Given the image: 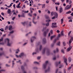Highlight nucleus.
Masks as SVG:
<instances>
[{
  "mask_svg": "<svg viewBox=\"0 0 73 73\" xmlns=\"http://www.w3.org/2000/svg\"><path fill=\"white\" fill-rule=\"evenodd\" d=\"M45 50H46V53L47 55H50V51H49V50L46 48H44L43 50V52H42V53L43 54H44L45 52Z\"/></svg>",
  "mask_w": 73,
  "mask_h": 73,
  "instance_id": "nucleus-1",
  "label": "nucleus"
},
{
  "mask_svg": "<svg viewBox=\"0 0 73 73\" xmlns=\"http://www.w3.org/2000/svg\"><path fill=\"white\" fill-rule=\"evenodd\" d=\"M59 38H60V37H57L56 38L54 39V40L53 41V43L51 45V46L52 47H53V46H54V44L56 43V41H57V40H59Z\"/></svg>",
  "mask_w": 73,
  "mask_h": 73,
  "instance_id": "nucleus-2",
  "label": "nucleus"
},
{
  "mask_svg": "<svg viewBox=\"0 0 73 73\" xmlns=\"http://www.w3.org/2000/svg\"><path fill=\"white\" fill-rule=\"evenodd\" d=\"M71 7H72V5H68L65 8V10H68V9H70Z\"/></svg>",
  "mask_w": 73,
  "mask_h": 73,
  "instance_id": "nucleus-3",
  "label": "nucleus"
},
{
  "mask_svg": "<svg viewBox=\"0 0 73 73\" xmlns=\"http://www.w3.org/2000/svg\"><path fill=\"white\" fill-rule=\"evenodd\" d=\"M48 63V61H46L45 63L43 64V67L44 69H46V66L47 65V64Z\"/></svg>",
  "mask_w": 73,
  "mask_h": 73,
  "instance_id": "nucleus-4",
  "label": "nucleus"
},
{
  "mask_svg": "<svg viewBox=\"0 0 73 73\" xmlns=\"http://www.w3.org/2000/svg\"><path fill=\"white\" fill-rule=\"evenodd\" d=\"M5 40H6V41L7 42V46H11V43H9V40L8 38H6L5 39Z\"/></svg>",
  "mask_w": 73,
  "mask_h": 73,
  "instance_id": "nucleus-5",
  "label": "nucleus"
},
{
  "mask_svg": "<svg viewBox=\"0 0 73 73\" xmlns=\"http://www.w3.org/2000/svg\"><path fill=\"white\" fill-rule=\"evenodd\" d=\"M64 64L66 65V66H68V59H67V58H64Z\"/></svg>",
  "mask_w": 73,
  "mask_h": 73,
  "instance_id": "nucleus-6",
  "label": "nucleus"
},
{
  "mask_svg": "<svg viewBox=\"0 0 73 73\" xmlns=\"http://www.w3.org/2000/svg\"><path fill=\"white\" fill-rule=\"evenodd\" d=\"M64 36V31H62L60 32V34H58V37H61Z\"/></svg>",
  "mask_w": 73,
  "mask_h": 73,
  "instance_id": "nucleus-7",
  "label": "nucleus"
},
{
  "mask_svg": "<svg viewBox=\"0 0 73 73\" xmlns=\"http://www.w3.org/2000/svg\"><path fill=\"white\" fill-rule=\"evenodd\" d=\"M54 15L55 16V17H52V19H54L55 18H57V17H58V14H57V13H54Z\"/></svg>",
  "mask_w": 73,
  "mask_h": 73,
  "instance_id": "nucleus-8",
  "label": "nucleus"
},
{
  "mask_svg": "<svg viewBox=\"0 0 73 73\" xmlns=\"http://www.w3.org/2000/svg\"><path fill=\"white\" fill-rule=\"evenodd\" d=\"M24 54L23 53H21L20 54V55H19V56L16 55V56L17 57H21L22 56H24Z\"/></svg>",
  "mask_w": 73,
  "mask_h": 73,
  "instance_id": "nucleus-9",
  "label": "nucleus"
},
{
  "mask_svg": "<svg viewBox=\"0 0 73 73\" xmlns=\"http://www.w3.org/2000/svg\"><path fill=\"white\" fill-rule=\"evenodd\" d=\"M72 48V46H69L66 50L67 52H69V51L71 50Z\"/></svg>",
  "mask_w": 73,
  "mask_h": 73,
  "instance_id": "nucleus-10",
  "label": "nucleus"
},
{
  "mask_svg": "<svg viewBox=\"0 0 73 73\" xmlns=\"http://www.w3.org/2000/svg\"><path fill=\"white\" fill-rule=\"evenodd\" d=\"M73 40V37H72L70 39V40L69 42V46H70V44L71 43H72V41Z\"/></svg>",
  "mask_w": 73,
  "mask_h": 73,
  "instance_id": "nucleus-11",
  "label": "nucleus"
},
{
  "mask_svg": "<svg viewBox=\"0 0 73 73\" xmlns=\"http://www.w3.org/2000/svg\"><path fill=\"white\" fill-rule=\"evenodd\" d=\"M49 32V29H46V31H44V33L43 35L44 36H46V33Z\"/></svg>",
  "mask_w": 73,
  "mask_h": 73,
  "instance_id": "nucleus-12",
  "label": "nucleus"
},
{
  "mask_svg": "<svg viewBox=\"0 0 73 73\" xmlns=\"http://www.w3.org/2000/svg\"><path fill=\"white\" fill-rule=\"evenodd\" d=\"M50 21V20H46V22H48L46 24V27H48L49 25V22Z\"/></svg>",
  "mask_w": 73,
  "mask_h": 73,
  "instance_id": "nucleus-13",
  "label": "nucleus"
},
{
  "mask_svg": "<svg viewBox=\"0 0 73 73\" xmlns=\"http://www.w3.org/2000/svg\"><path fill=\"white\" fill-rule=\"evenodd\" d=\"M21 69L22 70L23 72V73H27L24 70V67L23 66H21Z\"/></svg>",
  "mask_w": 73,
  "mask_h": 73,
  "instance_id": "nucleus-14",
  "label": "nucleus"
},
{
  "mask_svg": "<svg viewBox=\"0 0 73 73\" xmlns=\"http://www.w3.org/2000/svg\"><path fill=\"white\" fill-rule=\"evenodd\" d=\"M35 39H36V37H32L31 39V42H33Z\"/></svg>",
  "mask_w": 73,
  "mask_h": 73,
  "instance_id": "nucleus-15",
  "label": "nucleus"
},
{
  "mask_svg": "<svg viewBox=\"0 0 73 73\" xmlns=\"http://www.w3.org/2000/svg\"><path fill=\"white\" fill-rule=\"evenodd\" d=\"M60 63H61V62L60 61L58 63L57 62H56L55 65L56 66H58V65H60Z\"/></svg>",
  "mask_w": 73,
  "mask_h": 73,
  "instance_id": "nucleus-16",
  "label": "nucleus"
},
{
  "mask_svg": "<svg viewBox=\"0 0 73 73\" xmlns=\"http://www.w3.org/2000/svg\"><path fill=\"white\" fill-rule=\"evenodd\" d=\"M21 4V2H19V4L17 5V6H16V8H20L21 7L20 6V5Z\"/></svg>",
  "mask_w": 73,
  "mask_h": 73,
  "instance_id": "nucleus-17",
  "label": "nucleus"
},
{
  "mask_svg": "<svg viewBox=\"0 0 73 73\" xmlns=\"http://www.w3.org/2000/svg\"><path fill=\"white\" fill-rule=\"evenodd\" d=\"M42 42L44 44H45V43L46 42V39H45V38H44L43 39Z\"/></svg>",
  "mask_w": 73,
  "mask_h": 73,
  "instance_id": "nucleus-18",
  "label": "nucleus"
},
{
  "mask_svg": "<svg viewBox=\"0 0 73 73\" xmlns=\"http://www.w3.org/2000/svg\"><path fill=\"white\" fill-rule=\"evenodd\" d=\"M68 60L69 62H71V61H72V58H71V57H69L68 59Z\"/></svg>",
  "mask_w": 73,
  "mask_h": 73,
  "instance_id": "nucleus-19",
  "label": "nucleus"
},
{
  "mask_svg": "<svg viewBox=\"0 0 73 73\" xmlns=\"http://www.w3.org/2000/svg\"><path fill=\"white\" fill-rule=\"evenodd\" d=\"M45 17L46 19H47V20H49V16L47 15H45Z\"/></svg>",
  "mask_w": 73,
  "mask_h": 73,
  "instance_id": "nucleus-20",
  "label": "nucleus"
},
{
  "mask_svg": "<svg viewBox=\"0 0 73 73\" xmlns=\"http://www.w3.org/2000/svg\"><path fill=\"white\" fill-rule=\"evenodd\" d=\"M35 17H33V23H34V24H36L37 23V22H34V20H35Z\"/></svg>",
  "mask_w": 73,
  "mask_h": 73,
  "instance_id": "nucleus-21",
  "label": "nucleus"
},
{
  "mask_svg": "<svg viewBox=\"0 0 73 73\" xmlns=\"http://www.w3.org/2000/svg\"><path fill=\"white\" fill-rule=\"evenodd\" d=\"M49 70H50V68L49 67H48V69L47 70H45V73H46V72H49Z\"/></svg>",
  "mask_w": 73,
  "mask_h": 73,
  "instance_id": "nucleus-22",
  "label": "nucleus"
},
{
  "mask_svg": "<svg viewBox=\"0 0 73 73\" xmlns=\"http://www.w3.org/2000/svg\"><path fill=\"white\" fill-rule=\"evenodd\" d=\"M7 12L9 14L10 13H11V9H7Z\"/></svg>",
  "mask_w": 73,
  "mask_h": 73,
  "instance_id": "nucleus-23",
  "label": "nucleus"
},
{
  "mask_svg": "<svg viewBox=\"0 0 73 73\" xmlns=\"http://www.w3.org/2000/svg\"><path fill=\"white\" fill-rule=\"evenodd\" d=\"M63 10H62V8H60V9L59 10V13H61L62 12V11Z\"/></svg>",
  "mask_w": 73,
  "mask_h": 73,
  "instance_id": "nucleus-24",
  "label": "nucleus"
},
{
  "mask_svg": "<svg viewBox=\"0 0 73 73\" xmlns=\"http://www.w3.org/2000/svg\"><path fill=\"white\" fill-rule=\"evenodd\" d=\"M51 27L52 28H57V26L56 25H52Z\"/></svg>",
  "mask_w": 73,
  "mask_h": 73,
  "instance_id": "nucleus-25",
  "label": "nucleus"
},
{
  "mask_svg": "<svg viewBox=\"0 0 73 73\" xmlns=\"http://www.w3.org/2000/svg\"><path fill=\"white\" fill-rule=\"evenodd\" d=\"M42 48V45H40V47H39V50L40 51L41 50Z\"/></svg>",
  "mask_w": 73,
  "mask_h": 73,
  "instance_id": "nucleus-26",
  "label": "nucleus"
},
{
  "mask_svg": "<svg viewBox=\"0 0 73 73\" xmlns=\"http://www.w3.org/2000/svg\"><path fill=\"white\" fill-rule=\"evenodd\" d=\"M42 8H44L45 7V4H42Z\"/></svg>",
  "mask_w": 73,
  "mask_h": 73,
  "instance_id": "nucleus-27",
  "label": "nucleus"
},
{
  "mask_svg": "<svg viewBox=\"0 0 73 73\" xmlns=\"http://www.w3.org/2000/svg\"><path fill=\"white\" fill-rule=\"evenodd\" d=\"M71 12H72V11H70L66 13V14H69V13H71Z\"/></svg>",
  "mask_w": 73,
  "mask_h": 73,
  "instance_id": "nucleus-28",
  "label": "nucleus"
},
{
  "mask_svg": "<svg viewBox=\"0 0 73 73\" xmlns=\"http://www.w3.org/2000/svg\"><path fill=\"white\" fill-rule=\"evenodd\" d=\"M12 28V26H9V30H11Z\"/></svg>",
  "mask_w": 73,
  "mask_h": 73,
  "instance_id": "nucleus-29",
  "label": "nucleus"
},
{
  "mask_svg": "<svg viewBox=\"0 0 73 73\" xmlns=\"http://www.w3.org/2000/svg\"><path fill=\"white\" fill-rule=\"evenodd\" d=\"M4 53L3 52L2 53H0V56H2V55H4Z\"/></svg>",
  "mask_w": 73,
  "mask_h": 73,
  "instance_id": "nucleus-30",
  "label": "nucleus"
},
{
  "mask_svg": "<svg viewBox=\"0 0 73 73\" xmlns=\"http://www.w3.org/2000/svg\"><path fill=\"white\" fill-rule=\"evenodd\" d=\"M72 33V31H70L68 33V36H70V33Z\"/></svg>",
  "mask_w": 73,
  "mask_h": 73,
  "instance_id": "nucleus-31",
  "label": "nucleus"
},
{
  "mask_svg": "<svg viewBox=\"0 0 73 73\" xmlns=\"http://www.w3.org/2000/svg\"><path fill=\"white\" fill-rule=\"evenodd\" d=\"M21 24L24 26L25 25V24H26V23L25 22H22L21 23Z\"/></svg>",
  "mask_w": 73,
  "mask_h": 73,
  "instance_id": "nucleus-32",
  "label": "nucleus"
},
{
  "mask_svg": "<svg viewBox=\"0 0 73 73\" xmlns=\"http://www.w3.org/2000/svg\"><path fill=\"white\" fill-rule=\"evenodd\" d=\"M40 42H38L37 44H36V46H39V45H40Z\"/></svg>",
  "mask_w": 73,
  "mask_h": 73,
  "instance_id": "nucleus-33",
  "label": "nucleus"
},
{
  "mask_svg": "<svg viewBox=\"0 0 73 73\" xmlns=\"http://www.w3.org/2000/svg\"><path fill=\"white\" fill-rule=\"evenodd\" d=\"M61 24H63V21H64V20L63 19H61Z\"/></svg>",
  "mask_w": 73,
  "mask_h": 73,
  "instance_id": "nucleus-34",
  "label": "nucleus"
},
{
  "mask_svg": "<svg viewBox=\"0 0 73 73\" xmlns=\"http://www.w3.org/2000/svg\"><path fill=\"white\" fill-rule=\"evenodd\" d=\"M54 57L53 58V60H56V56L54 55Z\"/></svg>",
  "mask_w": 73,
  "mask_h": 73,
  "instance_id": "nucleus-35",
  "label": "nucleus"
},
{
  "mask_svg": "<svg viewBox=\"0 0 73 73\" xmlns=\"http://www.w3.org/2000/svg\"><path fill=\"white\" fill-rule=\"evenodd\" d=\"M54 12H52L51 13V15L52 16H53V15H54Z\"/></svg>",
  "mask_w": 73,
  "mask_h": 73,
  "instance_id": "nucleus-36",
  "label": "nucleus"
},
{
  "mask_svg": "<svg viewBox=\"0 0 73 73\" xmlns=\"http://www.w3.org/2000/svg\"><path fill=\"white\" fill-rule=\"evenodd\" d=\"M8 26H6L5 27V31H6V30H7V29H8Z\"/></svg>",
  "mask_w": 73,
  "mask_h": 73,
  "instance_id": "nucleus-37",
  "label": "nucleus"
},
{
  "mask_svg": "<svg viewBox=\"0 0 73 73\" xmlns=\"http://www.w3.org/2000/svg\"><path fill=\"white\" fill-rule=\"evenodd\" d=\"M72 16L68 17V19H72Z\"/></svg>",
  "mask_w": 73,
  "mask_h": 73,
  "instance_id": "nucleus-38",
  "label": "nucleus"
},
{
  "mask_svg": "<svg viewBox=\"0 0 73 73\" xmlns=\"http://www.w3.org/2000/svg\"><path fill=\"white\" fill-rule=\"evenodd\" d=\"M20 51L19 50V49H17V51L15 53L16 54L18 53V52H19Z\"/></svg>",
  "mask_w": 73,
  "mask_h": 73,
  "instance_id": "nucleus-39",
  "label": "nucleus"
},
{
  "mask_svg": "<svg viewBox=\"0 0 73 73\" xmlns=\"http://www.w3.org/2000/svg\"><path fill=\"white\" fill-rule=\"evenodd\" d=\"M3 40V37H2L1 38V39H0V42H1V41H2Z\"/></svg>",
  "mask_w": 73,
  "mask_h": 73,
  "instance_id": "nucleus-40",
  "label": "nucleus"
},
{
  "mask_svg": "<svg viewBox=\"0 0 73 73\" xmlns=\"http://www.w3.org/2000/svg\"><path fill=\"white\" fill-rule=\"evenodd\" d=\"M0 31H1V32H4V29L3 28H1L0 29Z\"/></svg>",
  "mask_w": 73,
  "mask_h": 73,
  "instance_id": "nucleus-41",
  "label": "nucleus"
},
{
  "mask_svg": "<svg viewBox=\"0 0 73 73\" xmlns=\"http://www.w3.org/2000/svg\"><path fill=\"white\" fill-rule=\"evenodd\" d=\"M57 45L60 46V42H59L57 44Z\"/></svg>",
  "mask_w": 73,
  "mask_h": 73,
  "instance_id": "nucleus-42",
  "label": "nucleus"
},
{
  "mask_svg": "<svg viewBox=\"0 0 73 73\" xmlns=\"http://www.w3.org/2000/svg\"><path fill=\"white\" fill-rule=\"evenodd\" d=\"M12 4H13V3H11L9 6L8 7H11V6H12Z\"/></svg>",
  "mask_w": 73,
  "mask_h": 73,
  "instance_id": "nucleus-43",
  "label": "nucleus"
},
{
  "mask_svg": "<svg viewBox=\"0 0 73 73\" xmlns=\"http://www.w3.org/2000/svg\"><path fill=\"white\" fill-rule=\"evenodd\" d=\"M57 23H52V25H56Z\"/></svg>",
  "mask_w": 73,
  "mask_h": 73,
  "instance_id": "nucleus-44",
  "label": "nucleus"
},
{
  "mask_svg": "<svg viewBox=\"0 0 73 73\" xmlns=\"http://www.w3.org/2000/svg\"><path fill=\"white\" fill-rule=\"evenodd\" d=\"M72 3V2L71 1V0H70L69 1V4H70Z\"/></svg>",
  "mask_w": 73,
  "mask_h": 73,
  "instance_id": "nucleus-45",
  "label": "nucleus"
},
{
  "mask_svg": "<svg viewBox=\"0 0 73 73\" xmlns=\"http://www.w3.org/2000/svg\"><path fill=\"white\" fill-rule=\"evenodd\" d=\"M14 32V31H12L10 32L9 33H10V34H12V33H13Z\"/></svg>",
  "mask_w": 73,
  "mask_h": 73,
  "instance_id": "nucleus-46",
  "label": "nucleus"
},
{
  "mask_svg": "<svg viewBox=\"0 0 73 73\" xmlns=\"http://www.w3.org/2000/svg\"><path fill=\"white\" fill-rule=\"evenodd\" d=\"M29 16H30L31 17H32V14H31V13H29L28 14Z\"/></svg>",
  "mask_w": 73,
  "mask_h": 73,
  "instance_id": "nucleus-47",
  "label": "nucleus"
},
{
  "mask_svg": "<svg viewBox=\"0 0 73 73\" xmlns=\"http://www.w3.org/2000/svg\"><path fill=\"white\" fill-rule=\"evenodd\" d=\"M64 49H62L61 50V52H62V53H64Z\"/></svg>",
  "mask_w": 73,
  "mask_h": 73,
  "instance_id": "nucleus-48",
  "label": "nucleus"
},
{
  "mask_svg": "<svg viewBox=\"0 0 73 73\" xmlns=\"http://www.w3.org/2000/svg\"><path fill=\"white\" fill-rule=\"evenodd\" d=\"M35 50H36V52H38V48H36V49Z\"/></svg>",
  "mask_w": 73,
  "mask_h": 73,
  "instance_id": "nucleus-49",
  "label": "nucleus"
},
{
  "mask_svg": "<svg viewBox=\"0 0 73 73\" xmlns=\"http://www.w3.org/2000/svg\"><path fill=\"white\" fill-rule=\"evenodd\" d=\"M30 9H31V13H33V11H32V8H30Z\"/></svg>",
  "mask_w": 73,
  "mask_h": 73,
  "instance_id": "nucleus-50",
  "label": "nucleus"
},
{
  "mask_svg": "<svg viewBox=\"0 0 73 73\" xmlns=\"http://www.w3.org/2000/svg\"><path fill=\"white\" fill-rule=\"evenodd\" d=\"M72 68V67L70 66L68 68V70H70V69H71V68Z\"/></svg>",
  "mask_w": 73,
  "mask_h": 73,
  "instance_id": "nucleus-51",
  "label": "nucleus"
},
{
  "mask_svg": "<svg viewBox=\"0 0 73 73\" xmlns=\"http://www.w3.org/2000/svg\"><path fill=\"white\" fill-rule=\"evenodd\" d=\"M55 4H56V5H60V3H55Z\"/></svg>",
  "mask_w": 73,
  "mask_h": 73,
  "instance_id": "nucleus-52",
  "label": "nucleus"
},
{
  "mask_svg": "<svg viewBox=\"0 0 73 73\" xmlns=\"http://www.w3.org/2000/svg\"><path fill=\"white\" fill-rule=\"evenodd\" d=\"M0 44H1V45H4V43L3 42H0Z\"/></svg>",
  "mask_w": 73,
  "mask_h": 73,
  "instance_id": "nucleus-53",
  "label": "nucleus"
},
{
  "mask_svg": "<svg viewBox=\"0 0 73 73\" xmlns=\"http://www.w3.org/2000/svg\"><path fill=\"white\" fill-rule=\"evenodd\" d=\"M40 58H41V57L40 56H38L37 57V58L38 60H39V59H40Z\"/></svg>",
  "mask_w": 73,
  "mask_h": 73,
  "instance_id": "nucleus-54",
  "label": "nucleus"
},
{
  "mask_svg": "<svg viewBox=\"0 0 73 73\" xmlns=\"http://www.w3.org/2000/svg\"><path fill=\"white\" fill-rule=\"evenodd\" d=\"M2 71H5V70H0V73H1V72H2Z\"/></svg>",
  "mask_w": 73,
  "mask_h": 73,
  "instance_id": "nucleus-55",
  "label": "nucleus"
},
{
  "mask_svg": "<svg viewBox=\"0 0 73 73\" xmlns=\"http://www.w3.org/2000/svg\"><path fill=\"white\" fill-rule=\"evenodd\" d=\"M15 5H15V4H14L13 6V7H14V8H16V7H15Z\"/></svg>",
  "mask_w": 73,
  "mask_h": 73,
  "instance_id": "nucleus-56",
  "label": "nucleus"
},
{
  "mask_svg": "<svg viewBox=\"0 0 73 73\" xmlns=\"http://www.w3.org/2000/svg\"><path fill=\"white\" fill-rule=\"evenodd\" d=\"M34 64H38L39 63L38 62H34Z\"/></svg>",
  "mask_w": 73,
  "mask_h": 73,
  "instance_id": "nucleus-57",
  "label": "nucleus"
},
{
  "mask_svg": "<svg viewBox=\"0 0 73 73\" xmlns=\"http://www.w3.org/2000/svg\"><path fill=\"white\" fill-rule=\"evenodd\" d=\"M58 52V48H56V52Z\"/></svg>",
  "mask_w": 73,
  "mask_h": 73,
  "instance_id": "nucleus-58",
  "label": "nucleus"
},
{
  "mask_svg": "<svg viewBox=\"0 0 73 73\" xmlns=\"http://www.w3.org/2000/svg\"><path fill=\"white\" fill-rule=\"evenodd\" d=\"M56 32H57V33H60V31L59 30H57L56 31Z\"/></svg>",
  "mask_w": 73,
  "mask_h": 73,
  "instance_id": "nucleus-59",
  "label": "nucleus"
},
{
  "mask_svg": "<svg viewBox=\"0 0 73 73\" xmlns=\"http://www.w3.org/2000/svg\"><path fill=\"white\" fill-rule=\"evenodd\" d=\"M69 22H72V20L70 19V20L68 21Z\"/></svg>",
  "mask_w": 73,
  "mask_h": 73,
  "instance_id": "nucleus-60",
  "label": "nucleus"
},
{
  "mask_svg": "<svg viewBox=\"0 0 73 73\" xmlns=\"http://www.w3.org/2000/svg\"><path fill=\"white\" fill-rule=\"evenodd\" d=\"M50 33H51V34H52V33H53V30H51L50 31Z\"/></svg>",
  "mask_w": 73,
  "mask_h": 73,
  "instance_id": "nucleus-61",
  "label": "nucleus"
},
{
  "mask_svg": "<svg viewBox=\"0 0 73 73\" xmlns=\"http://www.w3.org/2000/svg\"><path fill=\"white\" fill-rule=\"evenodd\" d=\"M1 14L3 16H4V13H3V12H2L1 13Z\"/></svg>",
  "mask_w": 73,
  "mask_h": 73,
  "instance_id": "nucleus-62",
  "label": "nucleus"
},
{
  "mask_svg": "<svg viewBox=\"0 0 73 73\" xmlns=\"http://www.w3.org/2000/svg\"><path fill=\"white\" fill-rule=\"evenodd\" d=\"M28 12H29L28 11H24V12L25 13H28Z\"/></svg>",
  "mask_w": 73,
  "mask_h": 73,
  "instance_id": "nucleus-63",
  "label": "nucleus"
},
{
  "mask_svg": "<svg viewBox=\"0 0 73 73\" xmlns=\"http://www.w3.org/2000/svg\"><path fill=\"white\" fill-rule=\"evenodd\" d=\"M54 37H50V40H52V38H54Z\"/></svg>",
  "mask_w": 73,
  "mask_h": 73,
  "instance_id": "nucleus-64",
  "label": "nucleus"
}]
</instances>
